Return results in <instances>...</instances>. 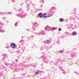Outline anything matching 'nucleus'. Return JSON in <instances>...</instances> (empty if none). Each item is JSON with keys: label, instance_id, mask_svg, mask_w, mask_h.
I'll return each mask as SVG.
<instances>
[{"label": "nucleus", "instance_id": "f257e3e1", "mask_svg": "<svg viewBox=\"0 0 79 79\" xmlns=\"http://www.w3.org/2000/svg\"><path fill=\"white\" fill-rule=\"evenodd\" d=\"M10 47L11 48H15L16 47V45L15 44L12 43L11 44H10Z\"/></svg>", "mask_w": 79, "mask_h": 79}, {"label": "nucleus", "instance_id": "f03ea898", "mask_svg": "<svg viewBox=\"0 0 79 79\" xmlns=\"http://www.w3.org/2000/svg\"><path fill=\"white\" fill-rule=\"evenodd\" d=\"M43 17L44 18H48L50 17V15L47 14H44L43 15Z\"/></svg>", "mask_w": 79, "mask_h": 79}, {"label": "nucleus", "instance_id": "7ed1b4c3", "mask_svg": "<svg viewBox=\"0 0 79 79\" xmlns=\"http://www.w3.org/2000/svg\"><path fill=\"white\" fill-rule=\"evenodd\" d=\"M38 15H39V17L40 18H42L44 17V15H43V14L41 13H40Z\"/></svg>", "mask_w": 79, "mask_h": 79}, {"label": "nucleus", "instance_id": "20e7f679", "mask_svg": "<svg viewBox=\"0 0 79 79\" xmlns=\"http://www.w3.org/2000/svg\"><path fill=\"white\" fill-rule=\"evenodd\" d=\"M72 34L73 35H77V33H76V32L74 31L72 33Z\"/></svg>", "mask_w": 79, "mask_h": 79}, {"label": "nucleus", "instance_id": "39448f33", "mask_svg": "<svg viewBox=\"0 0 79 79\" xmlns=\"http://www.w3.org/2000/svg\"><path fill=\"white\" fill-rule=\"evenodd\" d=\"M60 22H62V21H64V19H63L60 18Z\"/></svg>", "mask_w": 79, "mask_h": 79}, {"label": "nucleus", "instance_id": "423d86ee", "mask_svg": "<svg viewBox=\"0 0 79 79\" xmlns=\"http://www.w3.org/2000/svg\"><path fill=\"white\" fill-rule=\"evenodd\" d=\"M39 73V70H37L35 72V74H38V73Z\"/></svg>", "mask_w": 79, "mask_h": 79}, {"label": "nucleus", "instance_id": "0eeeda50", "mask_svg": "<svg viewBox=\"0 0 79 79\" xmlns=\"http://www.w3.org/2000/svg\"><path fill=\"white\" fill-rule=\"evenodd\" d=\"M58 31H61V28L59 29Z\"/></svg>", "mask_w": 79, "mask_h": 79}, {"label": "nucleus", "instance_id": "6e6552de", "mask_svg": "<svg viewBox=\"0 0 79 79\" xmlns=\"http://www.w3.org/2000/svg\"><path fill=\"white\" fill-rule=\"evenodd\" d=\"M60 53H63V52H62V51H60Z\"/></svg>", "mask_w": 79, "mask_h": 79}, {"label": "nucleus", "instance_id": "1a4fd4ad", "mask_svg": "<svg viewBox=\"0 0 79 79\" xmlns=\"http://www.w3.org/2000/svg\"><path fill=\"white\" fill-rule=\"evenodd\" d=\"M55 28H53L52 30H55Z\"/></svg>", "mask_w": 79, "mask_h": 79}, {"label": "nucleus", "instance_id": "9d476101", "mask_svg": "<svg viewBox=\"0 0 79 79\" xmlns=\"http://www.w3.org/2000/svg\"><path fill=\"white\" fill-rule=\"evenodd\" d=\"M49 42H47V43H48Z\"/></svg>", "mask_w": 79, "mask_h": 79}]
</instances>
